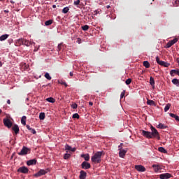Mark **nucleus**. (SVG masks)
Returning a JSON list of instances; mask_svg holds the SVG:
<instances>
[{
    "instance_id": "2eb2a0df",
    "label": "nucleus",
    "mask_w": 179,
    "mask_h": 179,
    "mask_svg": "<svg viewBox=\"0 0 179 179\" xmlns=\"http://www.w3.org/2000/svg\"><path fill=\"white\" fill-rule=\"evenodd\" d=\"M12 127V131H13L15 134V135L19 134V127L17 124L13 125Z\"/></svg>"
},
{
    "instance_id": "4468645a",
    "label": "nucleus",
    "mask_w": 179,
    "mask_h": 179,
    "mask_svg": "<svg viewBox=\"0 0 179 179\" xmlns=\"http://www.w3.org/2000/svg\"><path fill=\"white\" fill-rule=\"evenodd\" d=\"M175 74L179 76V69H177V70L172 69V70H171V71H170L171 76L173 77V76H175Z\"/></svg>"
},
{
    "instance_id": "a18cd8bd",
    "label": "nucleus",
    "mask_w": 179,
    "mask_h": 179,
    "mask_svg": "<svg viewBox=\"0 0 179 179\" xmlns=\"http://www.w3.org/2000/svg\"><path fill=\"white\" fill-rule=\"evenodd\" d=\"M59 83H60V84L62 85H64V87H68L67 83H66L64 82V81L59 82Z\"/></svg>"
},
{
    "instance_id": "79ce46f5",
    "label": "nucleus",
    "mask_w": 179,
    "mask_h": 179,
    "mask_svg": "<svg viewBox=\"0 0 179 179\" xmlns=\"http://www.w3.org/2000/svg\"><path fill=\"white\" fill-rule=\"evenodd\" d=\"M69 157H71V155H70V154H64V159H69Z\"/></svg>"
},
{
    "instance_id": "39448f33",
    "label": "nucleus",
    "mask_w": 179,
    "mask_h": 179,
    "mask_svg": "<svg viewBox=\"0 0 179 179\" xmlns=\"http://www.w3.org/2000/svg\"><path fill=\"white\" fill-rule=\"evenodd\" d=\"M178 41V38H175L173 40H171L170 41L167 42L166 44V48H171L172 45H173L176 43Z\"/></svg>"
},
{
    "instance_id": "c85d7f7f",
    "label": "nucleus",
    "mask_w": 179,
    "mask_h": 179,
    "mask_svg": "<svg viewBox=\"0 0 179 179\" xmlns=\"http://www.w3.org/2000/svg\"><path fill=\"white\" fill-rule=\"evenodd\" d=\"M53 20H49L45 21V27H48L52 24Z\"/></svg>"
},
{
    "instance_id": "aec40b11",
    "label": "nucleus",
    "mask_w": 179,
    "mask_h": 179,
    "mask_svg": "<svg viewBox=\"0 0 179 179\" xmlns=\"http://www.w3.org/2000/svg\"><path fill=\"white\" fill-rule=\"evenodd\" d=\"M27 130L30 131V133L32 134H36V131L34 129L30 127V126H29V124H27Z\"/></svg>"
},
{
    "instance_id": "c9c22d12",
    "label": "nucleus",
    "mask_w": 179,
    "mask_h": 179,
    "mask_svg": "<svg viewBox=\"0 0 179 179\" xmlns=\"http://www.w3.org/2000/svg\"><path fill=\"white\" fill-rule=\"evenodd\" d=\"M69 7H64V9L62 10V13L66 14L69 13Z\"/></svg>"
},
{
    "instance_id": "c756f323",
    "label": "nucleus",
    "mask_w": 179,
    "mask_h": 179,
    "mask_svg": "<svg viewBox=\"0 0 179 179\" xmlns=\"http://www.w3.org/2000/svg\"><path fill=\"white\" fill-rule=\"evenodd\" d=\"M45 117V114L44 113H39V120H43Z\"/></svg>"
},
{
    "instance_id": "13d9d810",
    "label": "nucleus",
    "mask_w": 179,
    "mask_h": 179,
    "mask_svg": "<svg viewBox=\"0 0 179 179\" xmlns=\"http://www.w3.org/2000/svg\"><path fill=\"white\" fill-rule=\"evenodd\" d=\"M49 171V169H46L45 173H47Z\"/></svg>"
},
{
    "instance_id": "7ed1b4c3",
    "label": "nucleus",
    "mask_w": 179,
    "mask_h": 179,
    "mask_svg": "<svg viewBox=\"0 0 179 179\" xmlns=\"http://www.w3.org/2000/svg\"><path fill=\"white\" fill-rule=\"evenodd\" d=\"M30 153V149L27 148L25 146H22V150L18 152V155L24 156L27 155V154Z\"/></svg>"
},
{
    "instance_id": "f3484780",
    "label": "nucleus",
    "mask_w": 179,
    "mask_h": 179,
    "mask_svg": "<svg viewBox=\"0 0 179 179\" xmlns=\"http://www.w3.org/2000/svg\"><path fill=\"white\" fill-rule=\"evenodd\" d=\"M157 64L160 66L165 67V68H167L170 66V64L166 63L165 62H158Z\"/></svg>"
},
{
    "instance_id": "4be33fe9",
    "label": "nucleus",
    "mask_w": 179,
    "mask_h": 179,
    "mask_svg": "<svg viewBox=\"0 0 179 179\" xmlns=\"http://www.w3.org/2000/svg\"><path fill=\"white\" fill-rule=\"evenodd\" d=\"M152 167H153V169L155 170V172H158L159 171L162 170V168L159 166L158 165H152Z\"/></svg>"
},
{
    "instance_id": "6e6552de",
    "label": "nucleus",
    "mask_w": 179,
    "mask_h": 179,
    "mask_svg": "<svg viewBox=\"0 0 179 179\" xmlns=\"http://www.w3.org/2000/svg\"><path fill=\"white\" fill-rule=\"evenodd\" d=\"M118 150H120V152H118L119 157H121L122 159H123L124 157V156L126 155L127 150H122L121 148H118Z\"/></svg>"
},
{
    "instance_id": "de8ad7c7",
    "label": "nucleus",
    "mask_w": 179,
    "mask_h": 179,
    "mask_svg": "<svg viewBox=\"0 0 179 179\" xmlns=\"http://www.w3.org/2000/svg\"><path fill=\"white\" fill-rule=\"evenodd\" d=\"M178 5H179V0H176L175 1V7L178 6Z\"/></svg>"
},
{
    "instance_id": "c03bdc74",
    "label": "nucleus",
    "mask_w": 179,
    "mask_h": 179,
    "mask_svg": "<svg viewBox=\"0 0 179 179\" xmlns=\"http://www.w3.org/2000/svg\"><path fill=\"white\" fill-rule=\"evenodd\" d=\"M71 107H72L73 109H77L78 105L77 103H73Z\"/></svg>"
},
{
    "instance_id": "bf43d9fd",
    "label": "nucleus",
    "mask_w": 179,
    "mask_h": 179,
    "mask_svg": "<svg viewBox=\"0 0 179 179\" xmlns=\"http://www.w3.org/2000/svg\"><path fill=\"white\" fill-rule=\"evenodd\" d=\"M106 8H110V6H106Z\"/></svg>"
},
{
    "instance_id": "6e6d98bb",
    "label": "nucleus",
    "mask_w": 179,
    "mask_h": 179,
    "mask_svg": "<svg viewBox=\"0 0 179 179\" xmlns=\"http://www.w3.org/2000/svg\"><path fill=\"white\" fill-rule=\"evenodd\" d=\"M57 6L56 5H52V8H56Z\"/></svg>"
},
{
    "instance_id": "f03ea898",
    "label": "nucleus",
    "mask_w": 179,
    "mask_h": 179,
    "mask_svg": "<svg viewBox=\"0 0 179 179\" xmlns=\"http://www.w3.org/2000/svg\"><path fill=\"white\" fill-rule=\"evenodd\" d=\"M91 161L94 164H99L101 162V152H96L91 158Z\"/></svg>"
},
{
    "instance_id": "f257e3e1",
    "label": "nucleus",
    "mask_w": 179,
    "mask_h": 179,
    "mask_svg": "<svg viewBox=\"0 0 179 179\" xmlns=\"http://www.w3.org/2000/svg\"><path fill=\"white\" fill-rule=\"evenodd\" d=\"M150 131H145V130L141 131V135L146 137L147 138H157V140H160V136H159V132L157 129L150 127Z\"/></svg>"
},
{
    "instance_id": "1a4fd4ad",
    "label": "nucleus",
    "mask_w": 179,
    "mask_h": 179,
    "mask_svg": "<svg viewBox=\"0 0 179 179\" xmlns=\"http://www.w3.org/2000/svg\"><path fill=\"white\" fill-rule=\"evenodd\" d=\"M135 169L138 172H145L146 171V168L143 167L142 165H136L135 166Z\"/></svg>"
},
{
    "instance_id": "4d7b16f0",
    "label": "nucleus",
    "mask_w": 179,
    "mask_h": 179,
    "mask_svg": "<svg viewBox=\"0 0 179 179\" xmlns=\"http://www.w3.org/2000/svg\"><path fill=\"white\" fill-rule=\"evenodd\" d=\"M3 13H8V10H3Z\"/></svg>"
},
{
    "instance_id": "09e8293b",
    "label": "nucleus",
    "mask_w": 179,
    "mask_h": 179,
    "mask_svg": "<svg viewBox=\"0 0 179 179\" xmlns=\"http://www.w3.org/2000/svg\"><path fill=\"white\" fill-rule=\"evenodd\" d=\"M124 94H125V91L122 92V93H121V99H122L123 97H124Z\"/></svg>"
},
{
    "instance_id": "2f4dec72",
    "label": "nucleus",
    "mask_w": 179,
    "mask_h": 179,
    "mask_svg": "<svg viewBox=\"0 0 179 179\" xmlns=\"http://www.w3.org/2000/svg\"><path fill=\"white\" fill-rule=\"evenodd\" d=\"M171 106V104L167 103L165 108H164V111L167 112L170 109Z\"/></svg>"
},
{
    "instance_id": "a19ab883",
    "label": "nucleus",
    "mask_w": 179,
    "mask_h": 179,
    "mask_svg": "<svg viewBox=\"0 0 179 179\" xmlns=\"http://www.w3.org/2000/svg\"><path fill=\"white\" fill-rule=\"evenodd\" d=\"M131 78H128L127 80H126V85H131Z\"/></svg>"
},
{
    "instance_id": "3c124183",
    "label": "nucleus",
    "mask_w": 179,
    "mask_h": 179,
    "mask_svg": "<svg viewBox=\"0 0 179 179\" xmlns=\"http://www.w3.org/2000/svg\"><path fill=\"white\" fill-rule=\"evenodd\" d=\"M122 145H123V143L120 144V145H118V149L122 150Z\"/></svg>"
},
{
    "instance_id": "58836bf2",
    "label": "nucleus",
    "mask_w": 179,
    "mask_h": 179,
    "mask_svg": "<svg viewBox=\"0 0 179 179\" xmlns=\"http://www.w3.org/2000/svg\"><path fill=\"white\" fill-rule=\"evenodd\" d=\"M73 119H79L80 118V116H79V114L78 113H76V114H73Z\"/></svg>"
},
{
    "instance_id": "7c9ffc66",
    "label": "nucleus",
    "mask_w": 179,
    "mask_h": 179,
    "mask_svg": "<svg viewBox=\"0 0 179 179\" xmlns=\"http://www.w3.org/2000/svg\"><path fill=\"white\" fill-rule=\"evenodd\" d=\"M143 66H145V68L146 69L150 68V63L148 61L143 62Z\"/></svg>"
},
{
    "instance_id": "0e129e2a",
    "label": "nucleus",
    "mask_w": 179,
    "mask_h": 179,
    "mask_svg": "<svg viewBox=\"0 0 179 179\" xmlns=\"http://www.w3.org/2000/svg\"><path fill=\"white\" fill-rule=\"evenodd\" d=\"M178 76H179V75H178Z\"/></svg>"
},
{
    "instance_id": "ea45409f",
    "label": "nucleus",
    "mask_w": 179,
    "mask_h": 179,
    "mask_svg": "<svg viewBox=\"0 0 179 179\" xmlns=\"http://www.w3.org/2000/svg\"><path fill=\"white\" fill-rule=\"evenodd\" d=\"M63 44L60 43L57 45V51L59 52L61 51V49L62 48Z\"/></svg>"
},
{
    "instance_id": "9b49d317",
    "label": "nucleus",
    "mask_w": 179,
    "mask_h": 179,
    "mask_svg": "<svg viewBox=\"0 0 179 179\" xmlns=\"http://www.w3.org/2000/svg\"><path fill=\"white\" fill-rule=\"evenodd\" d=\"M17 171L20 172L22 173H24V174H27V172L29 171V169H27V168L25 166H22V167L19 168Z\"/></svg>"
},
{
    "instance_id": "b1692460",
    "label": "nucleus",
    "mask_w": 179,
    "mask_h": 179,
    "mask_svg": "<svg viewBox=\"0 0 179 179\" xmlns=\"http://www.w3.org/2000/svg\"><path fill=\"white\" fill-rule=\"evenodd\" d=\"M147 105L155 106V101L148 99L147 100Z\"/></svg>"
},
{
    "instance_id": "8fccbe9b",
    "label": "nucleus",
    "mask_w": 179,
    "mask_h": 179,
    "mask_svg": "<svg viewBox=\"0 0 179 179\" xmlns=\"http://www.w3.org/2000/svg\"><path fill=\"white\" fill-rule=\"evenodd\" d=\"M76 42L78 43V44H80L81 43V39L78 38V40L76 41Z\"/></svg>"
},
{
    "instance_id": "bb28decb",
    "label": "nucleus",
    "mask_w": 179,
    "mask_h": 179,
    "mask_svg": "<svg viewBox=\"0 0 179 179\" xmlns=\"http://www.w3.org/2000/svg\"><path fill=\"white\" fill-rule=\"evenodd\" d=\"M22 45H25L27 47H29V46L31 45V42H30L29 41H25L24 42H23L22 43Z\"/></svg>"
},
{
    "instance_id": "052dcab7",
    "label": "nucleus",
    "mask_w": 179,
    "mask_h": 179,
    "mask_svg": "<svg viewBox=\"0 0 179 179\" xmlns=\"http://www.w3.org/2000/svg\"><path fill=\"white\" fill-rule=\"evenodd\" d=\"M175 120L179 122V117H178V118H176V119H175Z\"/></svg>"
},
{
    "instance_id": "680f3d73",
    "label": "nucleus",
    "mask_w": 179,
    "mask_h": 179,
    "mask_svg": "<svg viewBox=\"0 0 179 179\" xmlns=\"http://www.w3.org/2000/svg\"><path fill=\"white\" fill-rule=\"evenodd\" d=\"M0 114H1V109H0Z\"/></svg>"
},
{
    "instance_id": "423d86ee",
    "label": "nucleus",
    "mask_w": 179,
    "mask_h": 179,
    "mask_svg": "<svg viewBox=\"0 0 179 179\" xmlns=\"http://www.w3.org/2000/svg\"><path fill=\"white\" fill-rule=\"evenodd\" d=\"M159 178L160 179H170L171 178V174L170 173H162L159 175Z\"/></svg>"
},
{
    "instance_id": "37998d69",
    "label": "nucleus",
    "mask_w": 179,
    "mask_h": 179,
    "mask_svg": "<svg viewBox=\"0 0 179 179\" xmlns=\"http://www.w3.org/2000/svg\"><path fill=\"white\" fill-rule=\"evenodd\" d=\"M79 4H80V0H76L74 1V6H78Z\"/></svg>"
},
{
    "instance_id": "5fc2aeb1",
    "label": "nucleus",
    "mask_w": 179,
    "mask_h": 179,
    "mask_svg": "<svg viewBox=\"0 0 179 179\" xmlns=\"http://www.w3.org/2000/svg\"><path fill=\"white\" fill-rule=\"evenodd\" d=\"M69 76H73V72L69 73Z\"/></svg>"
},
{
    "instance_id": "864d4df0",
    "label": "nucleus",
    "mask_w": 179,
    "mask_h": 179,
    "mask_svg": "<svg viewBox=\"0 0 179 179\" xmlns=\"http://www.w3.org/2000/svg\"><path fill=\"white\" fill-rule=\"evenodd\" d=\"M88 105H89L90 106H93V103H92V102H88Z\"/></svg>"
},
{
    "instance_id": "0eeeda50",
    "label": "nucleus",
    "mask_w": 179,
    "mask_h": 179,
    "mask_svg": "<svg viewBox=\"0 0 179 179\" xmlns=\"http://www.w3.org/2000/svg\"><path fill=\"white\" fill-rule=\"evenodd\" d=\"M90 168H91V165L90 164V163L86 162L81 163V169L87 170Z\"/></svg>"
},
{
    "instance_id": "4c0bfd02",
    "label": "nucleus",
    "mask_w": 179,
    "mask_h": 179,
    "mask_svg": "<svg viewBox=\"0 0 179 179\" xmlns=\"http://www.w3.org/2000/svg\"><path fill=\"white\" fill-rule=\"evenodd\" d=\"M170 117H172V118H175V120L179 118V116H177V115H175L174 113H170Z\"/></svg>"
},
{
    "instance_id": "6ab92c4d",
    "label": "nucleus",
    "mask_w": 179,
    "mask_h": 179,
    "mask_svg": "<svg viewBox=\"0 0 179 179\" xmlns=\"http://www.w3.org/2000/svg\"><path fill=\"white\" fill-rule=\"evenodd\" d=\"M81 157L84 158L85 161H86V162H89V160H90L89 154H83V155H81Z\"/></svg>"
},
{
    "instance_id": "dca6fc26",
    "label": "nucleus",
    "mask_w": 179,
    "mask_h": 179,
    "mask_svg": "<svg viewBox=\"0 0 179 179\" xmlns=\"http://www.w3.org/2000/svg\"><path fill=\"white\" fill-rule=\"evenodd\" d=\"M64 148L66 150H69L71 152H76V148H72L71 146H69L67 144H66V145L64 146Z\"/></svg>"
},
{
    "instance_id": "20e7f679",
    "label": "nucleus",
    "mask_w": 179,
    "mask_h": 179,
    "mask_svg": "<svg viewBox=\"0 0 179 179\" xmlns=\"http://www.w3.org/2000/svg\"><path fill=\"white\" fill-rule=\"evenodd\" d=\"M3 125L7 128L10 129L12 127V122L10 119H3Z\"/></svg>"
},
{
    "instance_id": "603ef678",
    "label": "nucleus",
    "mask_w": 179,
    "mask_h": 179,
    "mask_svg": "<svg viewBox=\"0 0 179 179\" xmlns=\"http://www.w3.org/2000/svg\"><path fill=\"white\" fill-rule=\"evenodd\" d=\"M7 104L8 105L11 104V101L10 99L7 100Z\"/></svg>"
},
{
    "instance_id": "a211bd4d",
    "label": "nucleus",
    "mask_w": 179,
    "mask_h": 179,
    "mask_svg": "<svg viewBox=\"0 0 179 179\" xmlns=\"http://www.w3.org/2000/svg\"><path fill=\"white\" fill-rule=\"evenodd\" d=\"M80 179L86 178V172L85 171H80V175L79 176Z\"/></svg>"
},
{
    "instance_id": "f704fd0d",
    "label": "nucleus",
    "mask_w": 179,
    "mask_h": 179,
    "mask_svg": "<svg viewBox=\"0 0 179 179\" xmlns=\"http://www.w3.org/2000/svg\"><path fill=\"white\" fill-rule=\"evenodd\" d=\"M158 128L159 129H166V126H165L164 124L160 123L158 125Z\"/></svg>"
},
{
    "instance_id": "412c9836",
    "label": "nucleus",
    "mask_w": 179,
    "mask_h": 179,
    "mask_svg": "<svg viewBox=\"0 0 179 179\" xmlns=\"http://www.w3.org/2000/svg\"><path fill=\"white\" fill-rule=\"evenodd\" d=\"M172 84L175 85L177 87H179V80L177 78H173V80H171Z\"/></svg>"
},
{
    "instance_id": "cd10ccee",
    "label": "nucleus",
    "mask_w": 179,
    "mask_h": 179,
    "mask_svg": "<svg viewBox=\"0 0 179 179\" xmlns=\"http://www.w3.org/2000/svg\"><path fill=\"white\" fill-rule=\"evenodd\" d=\"M150 84L152 85V87H155V78H153L152 76L150 78Z\"/></svg>"
},
{
    "instance_id": "473e14b6",
    "label": "nucleus",
    "mask_w": 179,
    "mask_h": 179,
    "mask_svg": "<svg viewBox=\"0 0 179 179\" xmlns=\"http://www.w3.org/2000/svg\"><path fill=\"white\" fill-rule=\"evenodd\" d=\"M158 151L162 153H166V150L162 147L158 148Z\"/></svg>"
},
{
    "instance_id": "ddd939ff",
    "label": "nucleus",
    "mask_w": 179,
    "mask_h": 179,
    "mask_svg": "<svg viewBox=\"0 0 179 179\" xmlns=\"http://www.w3.org/2000/svg\"><path fill=\"white\" fill-rule=\"evenodd\" d=\"M25 41H27V40H25V39H23V38H19L18 40L16 41L15 44L17 45V46H20Z\"/></svg>"
},
{
    "instance_id": "393cba45",
    "label": "nucleus",
    "mask_w": 179,
    "mask_h": 179,
    "mask_svg": "<svg viewBox=\"0 0 179 179\" xmlns=\"http://www.w3.org/2000/svg\"><path fill=\"white\" fill-rule=\"evenodd\" d=\"M45 101L49 103H55V99L52 97L47 98V99H45Z\"/></svg>"
},
{
    "instance_id": "49530a36",
    "label": "nucleus",
    "mask_w": 179,
    "mask_h": 179,
    "mask_svg": "<svg viewBox=\"0 0 179 179\" xmlns=\"http://www.w3.org/2000/svg\"><path fill=\"white\" fill-rule=\"evenodd\" d=\"M155 61L157 62V63L164 62V61H160L158 57H155Z\"/></svg>"
},
{
    "instance_id": "e433bc0d",
    "label": "nucleus",
    "mask_w": 179,
    "mask_h": 179,
    "mask_svg": "<svg viewBox=\"0 0 179 179\" xmlns=\"http://www.w3.org/2000/svg\"><path fill=\"white\" fill-rule=\"evenodd\" d=\"M45 79H47L48 80H51L52 76H50L48 73H45Z\"/></svg>"
},
{
    "instance_id": "9d476101",
    "label": "nucleus",
    "mask_w": 179,
    "mask_h": 179,
    "mask_svg": "<svg viewBox=\"0 0 179 179\" xmlns=\"http://www.w3.org/2000/svg\"><path fill=\"white\" fill-rule=\"evenodd\" d=\"M44 175H45V171L43 169H41L38 171V172H37V173H35L34 176H35L36 178H38Z\"/></svg>"
},
{
    "instance_id": "f8f14e48",
    "label": "nucleus",
    "mask_w": 179,
    "mask_h": 179,
    "mask_svg": "<svg viewBox=\"0 0 179 179\" xmlns=\"http://www.w3.org/2000/svg\"><path fill=\"white\" fill-rule=\"evenodd\" d=\"M36 163H37V160H36L35 159H30V160L27 162V165L29 166H35Z\"/></svg>"
},
{
    "instance_id": "a878e982",
    "label": "nucleus",
    "mask_w": 179,
    "mask_h": 179,
    "mask_svg": "<svg viewBox=\"0 0 179 179\" xmlns=\"http://www.w3.org/2000/svg\"><path fill=\"white\" fill-rule=\"evenodd\" d=\"M8 38V34H4L1 36H0V41H3L6 40Z\"/></svg>"
},
{
    "instance_id": "e2e57ef3",
    "label": "nucleus",
    "mask_w": 179,
    "mask_h": 179,
    "mask_svg": "<svg viewBox=\"0 0 179 179\" xmlns=\"http://www.w3.org/2000/svg\"><path fill=\"white\" fill-rule=\"evenodd\" d=\"M177 63H178V65H179V60H178V61H177Z\"/></svg>"
},
{
    "instance_id": "5701e85b",
    "label": "nucleus",
    "mask_w": 179,
    "mask_h": 179,
    "mask_svg": "<svg viewBox=\"0 0 179 179\" xmlns=\"http://www.w3.org/2000/svg\"><path fill=\"white\" fill-rule=\"evenodd\" d=\"M26 122H27V117L22 116V120H20V122L22 123V125L25 126L27 125Z\"/></svg>"
},
{
    "instance_id": "72a5a7b5",
    "label": "nucleus",
    "mask_w": 179,
    "mask_h": 179,
    "mask_svg": "<svg viewBox=\"0 0 179 179\" xmlns=\"http://www.w3.org/2000/svg\"><path fill=\"white\" fill-rule=\"evenodd\" d=\"M81 29L84 31H87V30H89V25H84L81 27Z\"/></svg>"
}]
</instances>
